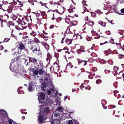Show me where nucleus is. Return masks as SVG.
I'll use <instances>...</instances> for the list:
<instances>
[{"instance_id":"f257e3e1","label":"nucleus","mask_w":124,"mask_h":124,"mask_svg":"<svg viewBox=\"0 0 124 124\" xmlns=\"http://www.w3.org/2000/svg\"><path fill=\"white\" fill-rule=\"evenodd\" d=\"M38 101L39 102H41V100H43L45 98V96L44 93H39L38 95Z\"/></svg>"},{"instance_id":"f03ea898","label":"nucleus","mask_w":124,"mask_h":124,"mask_svg":"<svg viewBox=\"0 0 124 124\" xmlns=\"http://www.w3.org/2000/svg\"><path fill=\"white\" fill-rule=\"evenodd\" d=\"M46 117V114H45L44 117H43L39 115L38 118L39 121V124H42V123L43 122V120H45Z\"/></svg>"},{"instance_id":"7ed1b4c3","label":"nucleus","mask_w":124,"mask_h":124,"mask_svg":"<svg viewBox=\"0 0 124 124\" xmlns=\"http://www.w3.org/2000/svg\"><path fill=\"white\" fill-rule=\"evenodd\" d=\"M37 47H35L34 49L32 50V51L33 52H36V53L37 54H39L41 53V52L40 51V48L39 47V45L38 44L37 45Z\"/></svg>"},{"instance_id":"20e7f679","label":"nucleus","mask_w":124,"mask_h":124,"mask_svg":"<svg viewBox=\"0 0 124 124\" xmlns=\"http://www.w3.org/2000/svg\"><path fill=\"white\" fill-rule=\"evenodd\" d=\"M0 115L3 116V117L7 116V117L8 118V115L7 113L6 112L2 109H0Z\"/></svg>"},{"instance_id":"39448f33","label":"nucleus","mask_w":124,"mask_h":124,"mask_svg":"<svg viewBox=\"0 0 124 124\" xmlns=\"http://www.w3.org/2000/svg\"><path fill=\"white\" fill-rule=\"evenodd\" d=\"M25 47V44L23 43V42H22L19 44L18 48H19L20 50L24 49Z\"/></svg>"},{"instance_id":"423d86ee","label":"nucleus","mask_w":124,"mask_h":124,"mask_svg":"<svg viewBox=\"0 0 124 124\" xmlns=\"http://www.w3.org/2000/svg\"><path fill=\"white\" fill-rule=\"evenodd\" d=\"M45 78V80L47 81H48V82H50V83L51 84V85H52V79L50 78V76H47Z\"/></svg>"},{"instance_id":"0eeeda50","label":"nucleus","mask_w":124,"mask_h":124,"mask_svg":"<svg viewBox=\"0 0 124 124\" xmlns=\"http://www.w3.org/2000/svg\"><path fill=\"white\" fill-rule=\"evenodd\" d=\"M60 120L59 119H57L54 120L52 124H60Z\"/></svg>"},{"instance_id":"6e6552de","label":"nucleus","mask_w":124,"mask_h":124,"mask_svg":"<svg viewBox=\"0 0 124 124\" xmlns=\"http://www.w3.org/2000/svg\"><path fill=\"white\" fill-rule=\"evenodd\" d=\"M56 102L57 104L59 105H61V101L60 98H58L56 100Z\"/></svg>"},{"instance_id":"1a4fd4ad","label":"nucleus","mask_w":124,"mask_h":124,"mask_svg":"<svg viewBox=\"0 0 124 124\" xmlns=\"http://www.w3.org/2000/svg\"><path fill=\"white\" fill-rule=\"evenodd\" d=\"M98 23L99 24L101 25L103 27H105L106 25V23L105 22H103L101 21H99L98 22Z\"/></svg>"},{"instance_id":"9d476101","label":"nucleus","mask_w":124,"mask_h":124,"mask_svg":"<svg viewBox=\"0 0 124 124\" xmlns=\"http://www.w3.org/2000/svg\"><path fill=\"white\" fill-rule=\"evenodd\" d=\"M98 23L99 24L101 25L103 27H105L106 25V23L105 22H103L101 21H99L98 22Z\"/></svg>"},{"instance_id":"9b49d317","label":"nucleus","mask_w":124,"mask_h":124,"mask_svg":"<svg viewBox=\"0 0 124 124\" xmlns=\"http://www.w3.org/2000/svg\"><path fill=\"white\" fill-rule=\"evenodd\" d=\"M33 72L34 75H37L39 73L38 70H34Z\"/></svg>"},{"instance_id":"f8f14e48","label":"nucleus","mask_w":124,"mask_h":124,"mask_svg":"<svg viewBox=\"0 0 124 124\" xmlns=\"http://www.w3.org/2000/svg\"><path fill=\"white\" fill-rule=\"evenodd\" d=\"M39 73L40 75H41L43 74H44L45 72V71L43 70L42 69H40L39 71Z\"/></svg>"},{"instance_id":"ddd939ff","label":"nucleus","mask_w":124,"mask_h":124,"mask_svg":"<svg viewBox=\"0 0 124 124\" xmlns=\"http://www.w3.org/2000/svg\"><path fill=\"white\" fill-rule=\"evenodd\" d=\"M119 69V68L117 66H115L114 68V70L115 71L116 73V74H114V75L115 76L117 74L116 72L117 71V70Z\"/></svg>"},{"instance_id":"4468645a","label":"nucleus","mask_w":124,"mask_h":124,"mask_svg":"<svg viewBox=\"0 0 124 124\" xmlns=\"http://www.w3.org/2000/svg\"><path fill=\"white\" fill-rule=\"evenodd\" d=\"M40 36L41 38H47L48 37V36L46 33H45V34H40Z\"/></svg>"},{"instance_id":"2eb2a0df","label":"nucleus","mask_w":124,"mask_h":124,"mask_svg":"<svg viewBox=\"0 0 124 124\" xmlns=\"http://www.w3.org/2000/svg\"><path fill=\"white\" fill-rule=\"evenodd\" d=\"M73 66L71 63L70 62L67 65V67L69 68H72Z\"/></svg>"},{"instance_id":"dca6fc26","label":"nucleus","mask_w":124,"mask_h":124,"mask_svg":"<svg viewBox=\"0 0 124 124\" xmlns=\"http://www.w3.org/2000/svg\"><path fill=\"white\" fill-rule=\"evenodd\" d=\"M66 42L67 44L69 45L72 42V40L71 39H68L66 41Z\"/></svg>"},{"instance_id":"f3484780","label":"nucleus","mask_w":124,"mask_h":124,"mask_svg":"<svg viewBox=\"0 0 124 124\" xmlns=\"http://www.w3.org/2000/svg\"><path fill=\"white\" fill-rule=\"evenodd\" d=\"M33 90V88L31 85H30L28 88V91L30 92H31Z\"/></svg>"},{"instance_id":"a211bd4d","label":"nucleus","mask_w":124,"mask_h":124,"mask_svg":"<svg viewBox=\"0 0 124 124\" xmlns=\"http://www.w3.org/2000/svg\"><path fill=\"white\" fill-rule=\"evenodd\" d=\"M113 10L114 11L117 13H118V11H117V8L116 7L115 5L113 6Z\"/></svg>"},{"instance_id":"6ab92c4d","label":"nucleus","mask_w":124,"mask_h":124,"mask_svg":"<svg viewBox=\"0 0 124 124\" xmlns=\"http://www.w3.org/2000/svg\"><path fill=\"white\" fill-rule=\"evenodd\" d=\"M1 27L3 28L4 27L5 25L6 24V23L5 22H4L2 21H1Z\"/></svg>"},{"instance_id":"aec40b11","label":"nucleus","mask_w":124,"mask_h":124,"mask_svg":"<svg viewBox=\"0 0 124 124\" xmlns=\"http://www.w3.org/2000/svg\"><path fill=\"white\" fill-rule=\"evenodd\" d=\"M94 24V23L93 21H89L88 23V24L89 25L92 26Z\"/></svg>"},{"instance_id":"412c9836","label":"nucleus","mask_w":124,"mask_h":124,"mask_svg":"<svg viewBox=\"0 0 124 124\" xmlns=\"http://www.w3.org/2000/svg\"><path fill=\"white\" fill-rule=\"evenodd\" d=\"M51 90L52 92L53 93L55 94V95L57 94L58 92L57 91L53 89H51Z\"/></svg>"},{"instance_id":"4be33fe9","label":"nucleus","mask_w":124,"mask_h":124,"mask_svg":"<svg viewBox=\"0 0 124 124\" xmlns=\"http://www.w3.org/2000/svg\"><path fill=\"white\" fill-rule=\"evenodd\" d=\"M34 41L36 43H38L40 42V41L37 38H34Z\"/></svg>"},{"instance_id":"5701e85b","label":"nucleus","mask_w":124,"mask_h":124,"mask_svg":"<svg viewBox=\"0 0 124 124\" xmlns=\"http://www.w3.org/2000/svg\"><path fill=\"white\" fill-rule=\"evenodd\" d=\"M44 46L46 50L48 49L49 48V45L46 43H45L44 45Z\"/></svg>"},{"instance_id":"b1692460","label":"nucleus","mask_w":124,"mask_h":124,"mask_svg":"<svg viewBox=\"0 0 124 124\" xmlns=\"http://www.w3.org/2000/svg\"><path fill=\"white\" fill-rule=\"evenodd\" d=\"M51 58V56H50V54L48 53L47 54V58H46V60L47 61L50 59Z\"/></svg>"},{"instance_id":"393cba45","label":"nucleus","mask_w":124,"mask_h":124,"mask_svg":"<svg viewBox=\"0 0 124 124\" xmlns=\"http://www.w3.org/2000/svg\"><path fill=\"white\" fill-rule=\"evenodd\" d=\"M15 60L14 59H12L11 61V62L10 63V70H11V67L12 66V64H13V63H14V62H15Z\"/></svg>"},{"instance_id":"a878e982","label":"nucleus","mask_w":124,"mask_h":124,"mask_svg":"<svg viewBox=\"0 0 124 124\" xmlns=\"http://www.w3.org/2000/svg\"><path fill=\"white\" fill-rule=\"evenodd\" d=\"M32 61L34 63H35L36 64H38L37 63V60L35 58H31Z\"/></svg>"},{"instance_id":"bb28decb","label":"nucleus","mask_w":124,"mask_h":124,"mask_svg":"<svg viewBox=\"0 0 124 124\" xmlns=\"http://www.w3.org/2000/svg\"><path fill=\"white\" fill-rule=\"evenodd\" d=\"M49 110V108H46L44 110V111L45 113H46L48 112Z\"/></svg>"},{"instance_id":"cd10ccee","label":"nucleus","mask_w":124,"mask_h":124,"mask_svg":"<svg viewBox=\"0 0 124 124\" xmlns=\"http://www.w3.org/2000/svg\"><path fill=\"white\" fill-rule=\"evenodd\" d=\"M118 57L119 59H121L122 58L124 59V55L123 54H119V55Z\"/></svg>"},{"instance_id":"c85d7f7f","label":"nucleus","mask_w":124,"mask_h":124,"mask_svg":"<svg viewBox=\"0 0 124 124\" xmlns=\"http://www.w3.org/2000/svg\"><path fill=\"white\" fill-rule=\"evenodd\" d=\"M31 35L33 36H34L36 35V33L35 32L33 31L31 33Z\"/></svg>"},{"instance_id":"c756f323","label":"nucleus","mask_w":124,"mask_h":124,"mask_svg":"<svg viewBox=\"0 0 124 124\" xmlns=\"http://www.w3.org/2000/svg\"><path fill=\"white\" fill-rule=\"evenodd\" d=\"M101 80L99 79L96 80V83L97 84H98L101 83Z\"/></svg>"},{"instance_id":"7c9ffc66","label":"nucleus","mask_w":124,"mask_h":124,"mask_svg":"<svg viewBox=\"0 0 124 124\" xmlns=\"http://www.w3.org/2000/svg\"><path fill=\"white\" fill-rule=\"evenodd\" d=\"M63 108L62 107H59L58 108H57L56 109V110L57 111H58V110H62V109Z\"/></svg>"},{"instance_id":"2f4dec72","label":"nucleus","mask_w":124,"mask_h":124,"mask_svg":"<svg viewBox=\"0 0 124 124\" xmlns=\"http://www.w3.org/2000/svg\"><path fill=\"white\" fill-rule=\"evenodd\" d=\"M13 122H14V123H15L11 119H10L9 120H8V122L10 124H12L13 123Z\"/></svg>"},{"instance_id":"473e14b6","label":"nucleus","mask_w":124,"mask_h":124,"mask_svg":"<svg viewBox=\"0 0 124 124\" xmlns=\"http://www.w3.org/2000/svg\"><path fill=\"white\" fill-rule=\"evenodd\" d=\"M4 4H3L1 5L0 4V9H2V7H4L5 6V2H3Z\"/></svg>"},{"instance_id":"72a5a7b5","label":"nucleus","mask_w":124,"mask_h":124,"mask_svg":"<svg viewBox=\"0 0 124 124\" xmlns=\"http://www.w3.org/2000/svg\"><path fill=\"white\" fill-rule=\"evenodd\" d=\"M84 11H87L88 12H89V11H88V10H87V8H86V7H84Z\"/></svg>"},{"instance_id":"f704fd0d","label":"nucleus","mask_w":124,"mask_h":124,"mask_svg":"<svg viewBox=\"0 0 124 124\" xmlns=\"http://www.w3.org/2000/svg\"><path fill=\"white\" fill-rule=\"evenodd\" d=\"M67 31H68L69 33H72V32L70 31V28H68L67 29Z\"/></svg>"},{"instance_id":"c9c22d12","label":"nucleus","mask_w":124,"mask_h":124,"mask_svg":"<svg viewBox=\"0 0 124 124\" xmlns=\"http://www.w3.org/2000/svg\"><path fill=\"white\" fill-rule=\"evenodd\" d=\"M14 75L18 77L19 75H20L19 73V72H17L16 73L15 72V73L14 74Z\"/></svg>"},{"instance_id":"e433bc0d","label":"nucleus","mask_w":124,"mask_h":124,"mask_svg":"<svg viewBox=\"0 0 124 124\" xmlns=\"http://www.w3.org/2000/svg\"><path fill=\"white\" fill-rule=\"evenodd\" d=\"M55 56L57 58L59 56V54L58 53H56L55 54Z\"/></svg>"},{"instance_id":"4c0bfd02","label":"nucleus","mask_w":124,"mask_h":124,"mask_svg":"<svg viewBox=\"0 0 124 124\" xmlns=\"http://www.w3.org/2000/svg\"><path fill=\"white\" fill-rule=\"evenodd\" d=\"M124 32V31L123 30L121 31L119 30L118 31V33H120V34H123V32Z\"/></svg>"},{"instance_id":"58836bf2","label":"nucleus","mask_w":124,"mask_h":124,"mask_svg":"<svg viewBox=\"0 0 124 124\" xmlns=\"http://www.w3.org/2000/svg\"><path fill=\"white\" fill-rule=\"evenodd\" d=\"M54 115L56 117H57L58 116L59 113L58 112L55 113L54 112Z\"/></svg>"},{"instance_id":"ea45409f","label":"nucleus","mask_w":124,"mask_h":124,"mask_svg":"<svg viewBox=\"0 0 124 124\" xmlns=\"http://www.w3.org/2000/svg\"><path fill=\"white\" fill-rule=\"evenodd\" d=\"M70 7L72 9H75V7L73 5H71L70 6Z\"/></svg>"},{"instance_id":"a19ab883","label":"nucleus","mask_w":124,"mask_h":124,"mask_svg":"<svg viewBox=\"0 0 124 124\" xmlns=\"http://www.w3.org/2000/svg\"><path fill=\"white\" fill-rule=\"evenodd\" d=\"M114 40L113 39H111L110 40V42L111 43L114 44Z\"/></svg>"},{"instance_id":"79ce46f5","label":"nucleus","mask_w":124,"mask_h":124,"mask_svg":"<svg viewBox=\"0 0 124 124\" xmlns=\"http://www.w3.org/2000/svg\"><path fill=\"white\" fill-rule=\"evenodd\" d=\"M9 40V39L7 38H5V39L4 41L5 42H7Z\"/></svg>"},{"instance_id":"37998d69","label":"nucleus","mask_w":124,"mask_h":124,"mask_svg":"<svg viewBox=\"0 0 124 124\" xmlns=\"http://www.w3.org/2000/svg\"><path fill=\"white\" fill-rule=\"evenodd\" d=\"M86 89H88L90 90L91 88V87L90 86H88L86 87L85 88Z\"/></svg>"},{"instance_id":"c03bdc74","label":"nucleus","mask_w":124,"mask_h":124,"mask_svg":"<svg viewBox=\"0 0 124 124\" xmlns=\"http://www.w3.org/2000/svg\"><path fill=\"white\" fill-rule=\"evenodd\" d=\"M73 121L72 120H69L68 123L67 124H72Z\"/></svg>"},{"instance_id":"a18cd8bd","label":"nucleus","mask_w":124,"mask_h":124,"mask_svg":"<svg viewBox=\"0 0 124 124\" xmlns=\"http://www.w3.org/2000/svg\"><path fill=\"white\" fill-rule=\"evenodd\" d=\"M85 2H86V1L83 0L82 1V4L83 5H85L86 6H87V5H86L85 4Z\"/></svg>"},{"instance_id":"49530a36","label":"nucleus","mask_w":124,"mask_h":124,"mask_svg":"<svg viewBox=\"0 0 124 124\" xmlns=\"http://www.w3.org/2000/svg\"><path fill=\"white\" fill-rule=\"evenodd\" d=\"M105 73H107V72H108L109 73L110 72V71L109 70H105Z\"/></svg>"},{"instance_id":"de8ad7c7","label":"nucleus","mask_w":124,"mask_h":124,"mask_svg":"<svg viewBox=\"0 0 124 124\" xmlns=\"http://www.w3.org/2000/svg\"><path fill=\"white\" fill-rule=\"evenodd\" d=\"M46 12L44 11H42L41 12V15L43 16H44L45 15Z\"/></svg>"},{"instance_id":"09e8293b","label":"nucleus","mask_w":124,"mask_h":124,"mask_svg":"<svg viewBox=\"0 0 124 124\" xmlns=\"http://www.w3.org/2000/svg\"><path fill=\"white\" fill-rule=\"evenodd\" d=\"M121 12L122 13H124V8H123L121 10Z\"/></svg>"},{"instance_id":"8fccbe9b","label":"nucleus","mask_w":124,"mask_h":124,"mask_svg":"<svg viewBox=\"0 0 124 124\" xmlns=\"http://www.w3.org/2000/svg\"><path fill=\"white\" fill-rule=\"evenodd\" d=\"M91 39V38L90 37H89L87 39V40L88 41H90Z\"/></svg>"},{"instance_id":"3c124183","label":"nucleus","mask_w":124,"mask_h":124,"mask_svg":"<svg viewBox=\"0 0 124 124\" xmlns=\"http://www.w3.org/2000/svg\"><path fill=\"white\" fill-rule=\"evenodd\" d=\"M4 49V47L2 45H1L0 46V50H2Z\"/></svg>"},{"instance_id":"603ef678","label":"nucleus","mask_w":124,"mask_h":124,"mask_svg":"<svg viewBox=\"0 0 124 124\" xmlns=\"http://www.w3.org/2000/svg\"><path fill=\"white\" fill-rule=\"evenodd\" d=\"M51 90H48L47 93H48L49 94H51Z\"/></svg>"},{"instance_id":"864d4df0","label":"nucleus","mask_w":124,"mask_h":124,"mask_svg":"<svg viewBox=\"0 0 124 124\" xmlns=\"http://www.w3.org/2000/svg\"><path fill=\"white\" fill-rule=\"evenodd\" d=\"M81 49H84L83 48V47L82 46L81 47V48L79 49L78 50L79 51H81Z\"/></svg>"},{"instance_id":"5fc2aeb1","label":"nucleus","mask_w":124,"mask_h":124,"mask_svg":"<svg viewBox=\"0 0 124 124\" xmlns=\"http://www.w3.org/2000/svg\"><path fill=\"white\" fill-rule=\"evenodd\" d=\"M54 27V25H51L50 27V29H52Z\"/></svg>"},{"instance_id":"6e6d98bb","label":"nucleus","mask_w":124,"mask_h":124,"mask_svg":"<svg viewBox=\"0 0 124 124\" xmlns=\"http://www.w3.org/2000/svg\"><path fill=\"white\" fill-rule=\"evenodd\" d=\"M107 43V41H106L104 43H100V45H101L104 44H106V43Z\"/></svg>"},{"instance_id":"4d7b16f0","label":"nucleus","mask_w":124,"mask_h":124,"mask_svg":"<svg viewBox=\"0 0 124 124\" xmlns=\"http://www.w3.org/2000/svg\"><path fill=\"white\" fill-rule=\"evenodd\" d=\"M78 63H81L82 62V61L78 59Z\"/></svg>"},{"instance_id":"13d9d810","label":"nucleus","mask_w":124,"mask_h":124,"mask_svg":"<svg viewBox=\"0 0 124 124\" xmlns=\"http://www.w3.org/2000/svg\"><path fill=\"white\" fill-rule=\"evenodd\" d=\"M28 1L30 3H32L33 1V0H28Z\"/></svg>"},{"instance_id":"bf43d9fd","label":"nucleus","mask_w":124,"mask_h":124,"mask_svg":"<svg viewBox=\"0 0 124 124\" xmlns=\"http://www.w3.org/2000/svg\"><path fill=\"white\" fill-rule=\"evenodd\" d=\"M77 21H73V23H75V24H77Z\"/></svg>"},{"instance_id":"052dcab7","label":"nucleus","mask_w":124,"mask_h":124,"mask_svg":"<svg viewBox=\"0 0 124 124\" xmlns=\"http://www.w3.org/2000/svg\"><path fill=\"white\" fill-rule=\"evenodd\" d=\"M103 107L104 109H106L107 108V107L106 106H105L103 104H102Z\"/></svg>"},{"instance_id":"680f3d73","label":"nucleus","mask_w":124,"mask_h":124,"mask_svg":"<svg viewBox=\"0 0 124 124\" xmlns=\"http://www.w3.org/2000/svg\"><path fill=\"white\" fill-rule=\"evenodd\" d=\"M83 62H85V63L84 64V66H85V65H86V64H87V62L86 61H83Z\"/></svg>"},{"instance_id":"e2e57ef3","label":"nucleus","mask_w":124,"mask_h":124,"mask_svg":"<svg viewBox=\"0 0 124 124\" xmlns=\"http://www.w3.org/2000/svg\"><path fill=\"white\" fill-rule=\"evenodd\" d=\"M118 91H115L114 92V95H116V94L117 93H118Z\"/></svg>"},{"instance_id":"0e129e2a","label":"nucleus","mask_w":124,"mask_h":124,"mask_svg":"<svg viewBox=\"0 0 124 124\" xmlns=\"http://www.w3.org/2000/svg\"><path fill=\"white\" fill-rule=\"evenodd\" d=\"M33 46H31L30 47V49L31 50L33 49Z\"/></svg>"},{"instance_id":"69168bd1","label":"nucleus","mask_w":124,"mask_h":124,"mask_svg":"<svg viewBox=\"0 0 124 124\" xmlns=\"http://www.w3.org/2000/svg\"><path fill=\"white\" fill-rule=\"evenodd\" d=\"M55 11L58 13H60V12L58 11V10L57 9H55Z\"/></svg>"},{"instance_id":"338daca9","label":"nucleus","mask_w":124,"mask_h":124,"mask_svg":"<svg viewBox=\"0 0 124 124\" xmlns=\"http://www.w3.org/2000/svg\"><path fill=\"white\" fill-rule=\"evenodd\" d=\"M64 38H63L62 39V41L61 42V43H63V40H64Z\"/></svg>"},{"instance_id":"774afa93","label":"nucleus","mask_w":124,"mask_h":124,"mask_svg":"<svg viewBox=\"0 0 124 124\" xmlns=\"http://www.w3.org/2000/svg\"><path fill=\"white\" fill-rule=\"evenodd\" d=\"M71 23L73 26H75L76 25V24H75V23H73V21Z\"/></svg>"}]
</instances>
